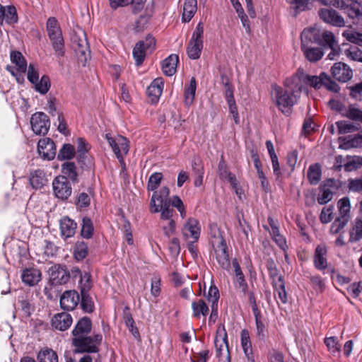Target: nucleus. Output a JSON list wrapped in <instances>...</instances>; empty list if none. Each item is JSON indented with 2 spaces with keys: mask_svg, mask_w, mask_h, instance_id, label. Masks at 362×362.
Masks as SVG:
<instances>
[{
  "mask_svg": "<svg viewBox=\"0 0 362 362\" xmlns=\"http://www.w3.org/2000/svg\"><path fill=\"white\" fill-rule=\"evenodd\" d=\"M77 224L74 220L65 216L60 220L61 234L65 238L74 235L76 231Z\"/></svg>",
  "mask_w": 362,
  "mask_h": 362,
  "instance_id": "nucleus-26",
  "label": "nucleus"
},
{
  "mask_svg": "<svg viewBox=\"0 0 362 362\" xmlns=\"http://www.w3.org/2000/svg\"><path fill=\"white\" fill-rule=\"evenodd\" d=\"M325 344L329 351L332 354H337L340 350L337 339L335 337H326L325 339Z\"/></svg>",
  "mask_w": 362,
  "mask_h": 362,
  "instance_id": "nucleus-59",
  "label": "nucleus"
},
{
  "mask_svg": "<svg viewBox=\"0 0 362 362\" xmlns=\"http://www.w3.org/2000/svg\"><path fill=\"white\" fill-rule=\"evenodd\" d=\"M334 207L329 206V207H324L320 215V219L322 223H328L332 220Z\"/></svg>",
  "mask_w": 362,
  "mask_h": 362,
  "instance_id": "nucleus-62",
  "label": "nucleus"
},
{
  "mask_svg": "<svg viewBox=\"0 0 362 362\" xmlns=\"http://www.w3.org/2000/svg\"><path fill=\"white\" fill-rule=\"evenodd\" d=\"M73 322L71 315L68 313H60L54 315L52 319V326L56 329L65 331L68 329Z\"/></svg>",
  "mask_w": 362,
  "mask_h": 362,
  "instance_id": "nucleus-22",
  "label": "nucleus"
},
{
  "mask_svg": "<svg viewBox=\"0 0 362 362\" xmlns=\"http://www.w3.org/2000/svg\"><path fill=\"white\" fill-rule=\"evenodd\" d=\"M71 45L77 56L78 62L81 64L82 66H85L90 54V50L85 32L81 30L76 32L71 37Z\"/></svg>",
  "mask_w": 362,
  "mask_h": 362,
  "instance_id": "nucleus-6",
  "label": "nucleus"
},
{
  "mask_svg": "<svg viewBox=\"0 0 362 362\" xmlns=\"http://www.w3.org/2000/svg\"><path fill=\"white\" fill-rule=\"evenodd\" d=\"M21 279L25 284L29 286H35L42 279V272L37 268H26L22 272Z\"/></svg>",
  "mask_w": 362,
  "mask_h": 362,
  "instance_id": "nucleus-21",
  "label": "nucleus"
},
{
  "mask_svg": "<svg viewBox=\"0 0 362 362\" xmlns=\"http://www.w3.org/2000/svg\"><path fill=\"white\" fill-rule=\"evenodd\" d=\"M214 344L216 347V356L219 358L220 360H221L223 356H226L224 362H230L227 332L223 325H219L218 327L214 339Z\"/></svg>",
  "mask_w": 362,
  "mask_h": 362,
  "instance_id": "nucleus-8",
  "label": "nucleus"
},
{
  "mask_svg": "<svg viewBox=\"0 0 362 362\" xmlns=\"http://www.w3.org/2000/svg\"><path fill=\"white\" fill-rule=\"evenodd\" d=\"M164 83L161 78L154 79L148 86L146 93L148 98L153 103L158 101L163 90Z\"/></svg>",
  "mask_w": 362,
  "mask_h": 362,
  "instance_id": "nucleus-23",
  "label": "nucleus"
},
{
  "mask_svg": "<svg viewBox=\"0 0 362 362\" xmlns=\"http://www.w3.org/2000/svg\"><path fill=\"white\" fill-rule=\"evenodd\" d=\"M340 148L349 149L351 148H357L362 146V136H358L353 138L339 137Z\"/></svg>",
  "mask_w": 362,
  "mask_h": 362,
  "instance_id": "nucleus-34",
  "label": "nucleus"
},
{
  "mask_svg": "<svg viewBox=\"0 0 362 362\" xmlns=\"http://www.w3.org/2000/svg\"><path fill=\"white\" fill-rule=\"evenodd\" d=\"M27 78L32 84L37 83L39 79L38 69L33 64L28 66Z\"/></svg>",
  "mask_w": 362,
  "mask_h": 362,
  "instance_id": "nucleus-64",
  "label": "nucleus"
},
{
  "mask_svg": "<svg viewBox=\"0 0 362 362\" xmlns=\"http://www.w3.org/2000/svg\"><path fill=\"white\" fill-rule=\"evenodd\" d=\"M327 247L325 245H317L315 248L313 263L315 267L318 270H324L327 267Z\"/></svg>",
  "mask_w": 362,
  "mask_h": 362,
  "instance_id": "nucleus-24",
  "label": "nucleus"
},
{
  "mask_svg": "<svg viewBox=\"0 0 362 362\" xmlns=\"http://www.w3.org/2000/svg\"><path fill=\"white\" fill-rule=\"evenodd\" d=\"M362 167V157L354 156L344 165V170L351 172Z\"/></svg>",
  "mask_w": 362,
  "mask_h": 362,
  "instance_id": "nucleus-55",
  "label": "nucleus"
},
{
  "mask_svg": "<svg viewBox=\"0 0 362 362\" xmlns=\"http://www.w3.org/2000/svg\"><path fill=\"white\" fill-rule=\"evenodd\" d=\"M342 36L349 42L362 47V33L344 30L342 33Z\"/></svg>",
  "mask_w": 362,
  "mask_h": 362,
  "instance_id": "nucleus-53",
  "label": "nucleus"
},
{
  "mask_svg": "<svg viewBox=\"0 0 362 362\" xmlns=\"http://www.w3.org/2000/svg\"><path fill=\"white\" fill-rule=\"evenodd\" d=\"M204 25L199 22L194 30L187 47V53L191 59L200 57L203 49Z\"/></svg>",
  "mask_w": 362,
  "mask_h": 362,
  "instance_id": "nucleus-7",
  "label": "nucleus"
},
{
  "mask_svg": "<svg viewBox=\"0 0 362 362\" xmlns=\"http://www.w3.org/2000/svg\"><path fill=\"white\" fill-rule=\"evenodd\" d=\"M318 15L322 21L336 27H344L345 21L344 18L332 8H322L318 11Z\"/></svg>",
  "mask_w": 362,
  "mask_h": 362,
  "instance_id": "nucleus-12",
  "label": "nucleus"
},
{
  "mask_svg": "<svg viewBox=\"0 0 362 362\" xmlns=\"http://www.w3.org/2000/svg\"><path fill=\"white\" fill-rule=\"evenodd\" d=\"M241 345L245 355L249 357L252 354V344L250 341L249 332L247 329L241 331Z\"/></svg>",
  "mask_w": 362,
  "mask_h": 362,
  "instance_id": "nucleus-47",
  "label": "nucleus"
},
{
  "mask_svg": "<svg viewBox=\"0 0 362 362\" xmlns=\"http://www.w3.org/2000/svg\"><path fill=\"white\" fill-rule=\"evenodd\" d=\"M92 329V322L88 317L81 318L72 330V339H78L88 335Z\"/></svg>",
  "mask_w": 362,
  "mask_h": 362,
  "instance_id": "nucleus-20",
  "label": "nucleus"
},
{
  "mask_svg": "<svg viewBox=\"0 0 362 362\" xmlns=\"http://www.w3.org/2000/svg\"><path fill=\"white\" fill-rule=\"evenodd\" d=\"M102 341V334L98 333L93 336L86 335L78 339H72L71 342L75 347L74 353H98Z\"/></svg>",
  "mask_w": 362,
  "mask_h": 362,
  "instance_id": "nucleus-3",
  "label": "nucleus"
},
{
  "mask_svg": "<svg viewBox=\"0 0 362 362\" xmlns=\"http://www.w3.org/2000/svg\"><path fill=\"white\" fill-rule=\"evenodd\" d=\"M37 151L44 159L50 160L56 156V145L51 139L44 138L38 141Z\"/></svg>",
  "mask_w": 362,
  "mask_h": 362,
  "instance_id": "nucleus-17",
  "label": "nucleus"
},
{
  "mask_svg": "<svg viewBox=\"0 0 362 362\" xmlns=\"http://www.w3.org/2000/svg\"><path fill=\"white\" fill-rule=\"evenodd\" d=\"M52 187L55 196L62 200L67 199L72 192L71 184L65 177H56L52 182Z\"/></svg>",
  "mask_w": 362,
  "mask_h": 362,
  "instance_id": "nucleus-13",
  "label": "nucleus"
},
{
  "mask_svg": "<svg viewBox=\"0 0 362 362\" xmlns=\"http://www.w3.org/2000/svg\"><path fill=\"white\" fill-rule=\"evenodd\" d=\"M165 199L166 198L163 196L158 193V192H154L150 202L151 212L158 213L162 209L165 203H170Z\"/></svg>",
  "mask_w": 362,
  "mask_h": 362,
  "instance_id": "nucleus-33",
  "label": "nucleus"
},
{
  "mask_svg": "<svg viewBox=\"0 0 362 362\" xmlns=\"http://www.w3.org/2000/svg\"><path fill=\"white\" fill-rule=\"evenodd\" d=\"M349 241L357 243L362 239V217H356L351 223L349 230Z\"/></svg>",
  "mask_w": 362,
  "mask_h": 362,
  "instance_id": "nucleus-25",
  "label": "nucleus"
},
{
  "mask_svg": "<svg viewBox=\"0 0 362 362\" xmlns=\"http://www.w3.org/2000/svg\"><path fill=\"white\" fill-rule=\"evenodd\" d=\"M348 88L349 90V95L352 98L356 100H361L362 99V82L350 86Z\"/></svg>",
  "mask_w": 362,
  "mask_h": 362,
  "instance_id": "nucleus-63",
  "label": "nucleus"
},
{
  "mask_svg": "<svg viewBox=\"0 0 362 362\" xmlns=\"http://www.w3.org/2000/svg\"><path fill=\"white\" fill-rule=\"evenodd\" d=\"M332 76L339 82L345 83L353 76L352 69L345 63L337 62L331 68Z\"/></svg>",
  "mask_w": 362,
  "mask_h": 362,
  "instance_id": "nucleus-15",
  "label": "nucleus"
},
{
  "mask_svg": "<svg viewBox=\"0 0 362 362\" xmlns=\"http://www.w3.org/2000/svg\"><path fill=\"white\" fill-rule=\"evenodd\" d=\"M211 243L214 247L216 258L220 267L225 270H229L230 262L226 243L218 228H215L214 234L211 235Z\"/></svg>",
  "mask_w": 362,
  "mask_h": 362,
  "instance_id": "nucleus-2",
  "label": "nucleus"
},
{
  "mask_svg": "<svg viewBox=\"0 0 362 362\" xmlns=\"http://www.w3.org/2000/svg\"><path fill=\"white\" fill-rule=\"evenodd\" d=\"M39 362H58V356L51 349L41 350L37 355Z\"/></svg>",
  "mask_w": 362,
  "mask_h": 362,
  "instance_id": "nucleus-40",
  "label": "nucleus"
},
{
  "mask_svg": "<svg viewBox=\"0 0 362 362\" xmlns=\"http://www.w3.org/2000/svg\"><path fill=\"white\" fill-rule=\"evenodd\" d=\"M197 10V0H185L183 5L182 21L189 22Z\"/></svg>",
  "mask_w": 362,
  "mask_h": 362,
  "instance_id": "nucleus-30",
  "label": "nucleus"
},
{
  "mask_svg": "<svg viewBox=\"0 0 362 362\" xmlns=\"http://www.w3.org/2000/svg\"><path fill=\"white\" fill-rule=\"evenodd\" d=\"M16 8L13 6H8L4 8V21L8 24H14L18 22Z\"/></svg>",
  "mask_w": 362,
  "mask_h": 362,
  "instance_id": "nucleus-44",
  "label": "nucleus"
},
{
  "mask_svg": "<svg viewBox=\"0 0 362 362\" xmlns=\"http://www.w3.org/2000/svg\"><path fill=\"white\" fill-rule=\"evenodd\" d=\"M62 175L59 177H65L71 180L73 182L78 181V173L76 172V166L74 162H65L62 165Z\"/></svg>",
  "mask_w": 362,
  "mask_h": 362,
  "instance_id": "nucleus-29",
  "label": "nucleus"
},
{
  "mask_svg": "<svg viewBox=\"0 0 362 362\" xmlns=\"http://www.w3.org/2000/svg\"><path fill=\"white\" fill-rule=\"evenodd\" d=\"M335 125L340 134L351 133L356 130L355 125L346 121H338L335 122Z\"/></svg>",
  "mask_w": 362,
  "mask_h": 362,
  "instance_id": "nucleus-56",
  "label": "nucleus"
},
{
  "mask_svg": "<svg viewBox=\"0 0 362 362\" xmlns=\"http://www.w3.org/2000/svg\"><path fill=\"white\" fill-rule=\"evenodd\" d=\"M91 198L90 194L81 192L78 195L76 205L79 208H86L90 204Z\"/></svg>",
  "mask_w": 362,
  "mask_h": 362,
  "instance_id": "nucleus-61",
  "label": "nucleus"
},
{
  "mask_svg": "<svg viewBox=\"0 0 362 362\" xmlns=\"http://www.w3.org/2000/svg\"><path fill=\"white\" fill-rule=\"evenodd\" d=\"M193 310V316L199 318L201 315L206 316L209 312V308L202 299H199L192 303Z\"/></svg>",
  "mask_w": 362,
  "mask_h": 362,
  "instance_id": "nucleus-35",
  "label": "nucleus"
},
{
  "mask_svg": "<svg viewBox=\"0 0 362 362\" xmlns=\"http://www.w3.org/2000/svg\"><path fill=\"white\" fill-rule=\"evenodd\" d=\"M339 216L332 223L330 232L332 234L339 233L351 219V203L348 197L340 199L337 203Z\"/></svg>",
  "mask_w": 362,
  "mask_h": 362,
  "instance_id": "nucleus-4",
  "label": "nucleus"
},
{
  "mask_svg": "<svg viewBox=\"0 0 362 362\" xmlns=\"http://www.w3.org/2000/svg\"><path fill=\"white\" fill-rule=\"evenodd\" d=\"M144 45L143 41L138 42L133 49V57L136 62V66H140L146 56V53L148 52L143 47Z\"/></svg>",
  "mask_w": 362,
  "mask_h": 362,
  "instance_id": "nucleus-38",
  "label": "nucleus"
},
{
  "mask_svg": "<svg viewBox=\"0 0 362 362\" xmlns=\"http://www.w3.org/2000/svg\"><path fill=\"white\" fill-rule=\"evenodd\" d=\"M344 53L351 60L362 62V51L357 47H351L346 49Z\"/></svg>",
  "mask_w": 362,
  "mask_h": 362,
  "instance_id": "nucleus-58",
  "label": "nucleus"
},
{
  "mask_svg": "<svg viewBox=\"0 0 362 362\" xmlns=\"http://www.w3.org/2000/svg\"><path fill=\"white\" fill-rule=\"evenodd\" d=\"M306 59L311 62H315L320 60L323 56V52L320 48H313L311 47L302 49Z\"/></svg>",
  "mask_w": 362,
  "mask_h": 362,
  "instance_id": "nucleus-41",
  "label": "nucleus"
},
{
  "mask_svg": "<svg viewBox=\"0 0 362 362\" xmlns=\"http://www.w3.org/2000/svg\"><path fill=\"white\" fill-rule=\"evenodd\" d=\"M49 280L52 284L63 285L69 281V270L66 266L54 264L49 269Z\"/></svg>",
  "mask_w": 362,
  "mask_h": 362,
  "instance_id": "nucleus-14",
  "label": "nucleus"
},
{
  "mask_svg": "<svg viewBox=\"0 0 362 362\" xmlns=\"http://www.w3.org/2000/svg\"><path fill=\"white\" fill-rule=\"evenodd\" d=\"M191 167L193 174H199L204 172L203 161L199 156H194L192 158Z\"/></svg>",
  "mask_w": 362,
  "mask_h": 362,
  "instance_id": "nucleus-60",
  "label": "nucleus"
},
{
  "mask_svg": "<svg viewBox=\"0 0 362 362\" xmlns=\"http://www.w3.org/2000/svg\"><path fill=\"white\" fill-rule=\"evenodd\" d=\"M333 195L334 192L327 187V184L321 185L317 198V202L321 205L325 204L332 199Z\"/></svg>",
  "mask_w": 362,
  "mask_h": 362,
  "instance_id": "nucleus-37",
  "label": "nucleus"
},
{
  "mask_svg": "<svg viewBox=\"0 0 362 362\" xmlns=\"http://www.w3.org/2000/svg\"><path fill=\"white\" fill-rule=\"evenodd\" d=\"M163 178V176L161 173L156 172L151 174L147 183V189L155 191L159 187Z\"/></svg>",
  "mask_w": 362,
  "mask_h": 362,
  "instance_id": "nucleus-48",
  "label": "nucleus"
},
{
  "mask_svg": "<svg viewBox=\"0 0 362 362\" xmlns=\"http://www.w3.org/2000/svg\"><path fill=\"white\" fill-rule=\"evenodd\" d=\"M30 184L34 189H40L46 185L47 180L42 170L37 169L30 173Z\"/></svg>",
  "mask_w": 362,
  "mask_h": 362,
  "instance_id": "nucleus-27",
  "label": "nucleus"
},
{
  "mask_svg": "<svg viewBox=\"0 0 362 362\" xmlns=\"http://www.w3.org/2000/svg\"><path fill=\"white\" fill-rule=\"evenodd\" d=\"M75 155V148L74 146L69 144H66L63 146V147L59 150L57 158L58 160H70L74 157Z\"/></svg>",
  "mask_w": 362,
  "mask_h": 362,
  "instance_id": "nucleus-45",
  "label": "nucleus"
},
{
  "mask_svg": "<svg viewBox=\"0 0 362 362\" xmlns=\"http://www.w3.org/2000/svg\"><path fill=\"white\" fill-rule=\"evenodd\" d=\"M179 57L177 54H170L162 63V69L166 76H171L176 72Z\"/></svg>",
  "mask_w": 362,
  "mask_h": 362,
  "instance_id": "nucleus-28",
  "label": "nucleus"
},
{
  "mask_svg": "<svg viewBox=\"0 0 362 362\" xmlns=\"http://www.w3.org/2000/svg\"><path fill=\"white\" fill-rule=\"evenodd\" d=\"M322 177L321 166L319 163H314L309 166L307 172V177L311 185L319 183Z\"/></svg>",
  "mask_w": 362,
  "mask_h": 362,
  "instance_id": "nucleus-31",
  "label": "nucleus"
},
{
  "mask_svg": "<svg viewBox=\"0 0 362 362\" xmlns=\"http://www.w3.org/2000/svg\"><path fill=\"white\" fill-rule=\"evenodd\" d=\"M255 318L257 337L259 340L264 341L266 337V328L262 321L261 313L254 314Z\"/></svg>",
  "mask_w": 362,
  "mask_h": 362,
  "instance_id": "nucleus-51",
  "label": "nucleus"
},
{
  "mask_svg": "<svg viewBox=\"0 0 362 362\" xmlns=\"http://www.w3.org/2000/svg\"><path fill=\"white\" fill-rule=\"evenodd\" d=\"M88 255V246L84 242H77L74 247V255L78 261L83 260Z\"/></svg>",
  "mask_w": 362,
  "mask_h": 362,
  "instance_id": "nucleus-50",
  "label": "nucleus"
},
{
  "mask_svg": "<svg viewBox=\"0 0 362 362\" xmlns=\"http://www.w3.org/2000/svg\"><path fill=\"white\" fill-rule=\"evenodd\" d=\"M47 31L55 54L59 57L64 54V41L57 20L50 17L47 21Z\"/></svg>",
  "mask_w": 362,
  "mask_h": 362,
  "instance_id": "nucleus-5",
  "label": "nucleus"
},
{
  "mask_svg": "<svg viewBox=\"0 0 362 362\" xmlns=\"http://www.w3.org/2000/svg\"><path fill=\"white\" fill-rule=\"evenodd\" d=\"M30 124L33 131L37 135H45L50 127L48 116L42 112H35L31 116Z\"/></svg>",
  "mask_w": 362,
  "mask_h": 362,
  "instance_id": "nucleus-10",
  "label": "nucleus"
},
{
  "mask_svg": "<svg viewBox=\"0 0 362 362\" xmlns=\"http://www.w3.org/2000/svg\"><path fill=\"white\" fill-rule=\"evenodd\" d=\"M294 83L290 81L288 86L286 81L285 85L288 87V89L286 90L277 85L272 86V95L274 98L276 106L283 112H286L284 109L292 107L297 102V96L294 93L296 90L291 86Z\"/></svg>",
  "mask_w": 362,
  "mask_h": 362,
  "instance_id": "nucleus-1",
  "label": "nucleus"
},
{
  "mask_svg": "<svg viewBox=\"0 0 362 362\" xmlns=\"http://www.w3.org/2000/svg\"><path fill=\"white\" fill-rule=\"evenodd\" d=\"M201 227L198 220L194 218H189L185 223L182 229V233L187 240H193L197 242L200 235Z\"/></svg>",
  "mask_w": 362,
  "mask_h": 362,
  "instance_id": "nucleus-16",
  "label": "nucleus"
},
{
  "mask_svg": "<svg viewBox=\"0 0 362 362\" xmlns=\"http://www.w3.org/2000/svg\"><path fill=\"white\" fill-rule=\"evenodd\" d=\"M345 11L350 18L362 16V6L356 1L351 0Z\"/></svg>",
  "mask_w": 362,
  "mask_h": 362,
  "instance_id": "nucleus-39",
  "label": "nucleus"
},
{
  "mask_svg": "<svg viewBox=\"0 0 362 362\" xmlns=\"http://www.w3.org/2000/svg\"><path fill=\"white\" fill-rule=\"evenodd\" d=\"M33 85L35 86L36 91L43 95L48 92L51 86L49 78L46 75H43L40 80H38L37 83Z\"/></svg>",
  "mask_w": 362,
  "mask_h": 362,
  "instance_id": "nucleus-46",
  "label": "nucleus"
},
{
  "mask_svg": "<svg viewBox=\"0 0 362 362\" xmlns=\"http://www.w3.org/2000/svg\"><path fill=\"white\" fill-rule=\"evenodd\" d=\"M105 139L111 146L116 157L120 162L123 161V158L129 151V142L127 139L120 135L116 137H112L110 134H105Z\"/></svg>",
  "mask_w": 362,
  "mask_h": 362,
  "instance_id": "nucleus-9",
  "label": "nucleus"
},
{
  "mask_svg": "<svg viewBox=\"0 0 362 362\" xmlns=\"http://www.w3.org/2000/svg\"><path fill=\"white\" fill-rule=\"evenodd\" d=\"M93 233V226L90 218L84 217L82 219V227L81 233L85 238H90Z\"/></svg>",
  "mask_w": 362,
  "mask_h": 362,
  "instance_id": "nucleus-52",
  "label": "nucleus"
},
{
  "mask_svg": "<svg viewBox=\"0 0 362 362\" xmlns=\"http://www.w3.org/2000/svg\"><path fill=\"white\" fill-rule=\"evenodd\" d=\"M11 61L17 67V71L21 73H25L27 69V62L21 52L12 51L10 54Z\"/></svg>",
  "mask_w": 362,
  "mask_h": 362,
  "instance_id": "nucleus-32",
  "label": "nucleus"
},
{
  "mask_svg": "<svg viewBox=\"0 0 362 362\" xmlns=\"http://www.w3.org/2000/svg\"><path fill=\"white\" fill-rule=\"evenodd\" d=\"M342 115L351 120L362 122V110L354 105H349L348 107L344 110V112H342Z\"/></svg>",
  "mask_w": 362,
  "mask_h": 362,
  "instance_id": "nucleus-42",
  "label": "nucleus"
},
{
  "mask_svg": "<svg viewBox=\"0 0 362 362\" xmlns=\"http://www.w3.org/2000/svg\"><path fill=\"white\" fill-rule=\"evenodd\" d=\"M88 293H81V307L84 312L90 313L94 310V303Z\"/></svg>",
  "mask_w": 362,
  "mask_h": 362,
  "instance_id": "nucleus-43",
  "label": "nucleus"
},
{
  "mask_svg": "<svg viewBox=\"0 0 362 362\" xmlns=\"http://www.w3.org/2000/svg\"><path fill=\"white\" fill-rule=\"evenodd\" d=\"M320 38L322 40V44L320 45L321 46H327L328 47H331L338 45L334 34L330 31H324L320 35Z\"/></svg>",
  "mask_w": 362,
  "mask_h": 362,
  "instance_id": "nucleus-54",
  "label": "nucleus"
},
{
  "mask_svg": "<svg viewBox=\"0 0 362 362\" xmlns=\"http://www.w3.org/2000/svg\"><path fill=\"white\" fill-rule=\"evenodd\" d=\"M325 78L327 79L326 73L325 72H322L319 76H317L304 74L303 72L300 73V71H298L297 76H294L291 78L286 79V85L288 86V83L290 81L297 83V81H300L310 85L315 89H319L322 86H323Z\"/></svg>",
  "mask_w": 362,
  "mask_h": 362,
  "instance_id": "nucleus-11",
  "label": "nucleus"
},
{
  "mask_svg": "<svg viewBox=\"0 0 362 362\" xmlns=\"http://www.w3.org/2000/svg\"><path fill=\"white\" fill-rule=\"evenodd\" d=\"M91 275L88 273L85 272L82 276H81L80 281H79V286H80V291L81 293L83 292H89L92 287V283L90 281Z\"/></svg>",
  "mask_w": 362,
  "mask_h": 362,
  "instance_id": "nucleus-57",
  "label": "nucleus"
},
{
  "mask_svg": "<svg viewBox=\"0 0 362 362\" xmlns=\"http://www.w3.org/2000/svg\"><path fill=\"white\" fill-rule=\"evenodd\" d=\"M273 285L274 288L277 290L278 296L279 299L283 303H286L288 301L287 294L285 289L284 282L283 280V277L279 276L278 277L277 282H273Z\"/></svg>",
  "mask_w": 362,
  "mask_h": 362,
  "instance_id": "nucleus-49",
  "label": "nucleus"
},
{
  "mask_svg": "<svg viewBox=\"0 0 362 362\" xmlns=\"http://www.w3.org/2000/svg\"><path fill=\"white\" fill-rule=\"evenodd\" d=\"M197 88L196 80L194 77L190 79L189 83L185 90V104L189 106L192 104Z\"/></svg>",
  "mask_w": 362,
  "mask_h": 362,
  "instance_id": "nucleus-36",
  "label": "nucleus"
},
{
  "mask_svg": "<svg viewBox=\"0 0 362 362\" xmlns=\"http://www.w3.org/2000/svg\"><path fill=\"white\" fill-rule=\"evenodd\" d=\"M301 49L310 47L309 44L315 42L318 45L322 44L320 33L319 30L315 28H305L301 33Z\"/></svg>",
  "mask_w": 362,
  "mask_h": 362,
  "instance_id": "nucleus-19",
  "label": "nucleus"
},
{
  "mask_svg": "<svg viewBox=\"0 0 362 362\" xmlns=\"http://www.w3.org/2000/svg\"><path fill=\"white\" fill-rule=\"evenodd\" d=\"M80 295L75 290L64 291L60 298V306L63 310H73L79 303Z\"/></svg>",
  "mask_w": 362,
  "mask_h": 362,
  "instance_id": "nucleus-18",
  "label": "nucleus"
}]
</instances>
